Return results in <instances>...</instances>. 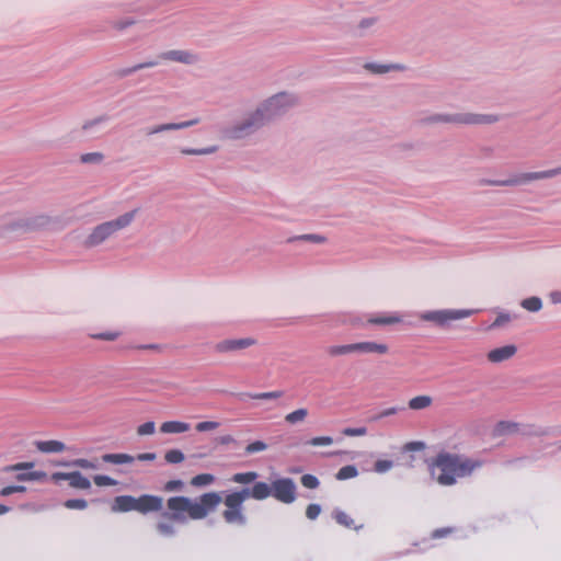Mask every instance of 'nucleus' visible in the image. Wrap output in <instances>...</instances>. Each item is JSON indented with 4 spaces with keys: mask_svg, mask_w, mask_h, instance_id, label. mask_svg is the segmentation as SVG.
<instances>
[{
    "mask_svg": "<svg viewBox=\"0 0 561 561\" xmlns=\"http://www.w3.org/2000/svg\"><path fill=\"white\" fill-rule=\"evenodd\" d=\"M309 415V412L307 409L301 408L293 411L291 413L287 414L285 417V421H302Z\"/></svg>",
    "mask_w": 561,
    "mask_h": 561,
    "instance_id": "35",
    "label": "nucleus"
},
{
    "mask_svg": "<svg viewBox=\"0 0 561 561\" xmlns=\"http://www.w3.org/2000/svg\"><path fill=\"white\" fill-rule=\"evenodd\" d=\"M559 174H561V167L551 169V170H547V171L524 173L515 179H510V180H505V181H501V182H494L493 184L517 185V184H522V183H526V182H530V181H535V180L553 178Z\"/></svg>",
    "mask_w": 561,
    "mask_h": 561,
    "instance_id": "7",
    "label": "nucleus"
},
{
    "mask_svg": "<svg viewBox=\"0 0 561 561\" xmlns=\"http://www.w3.org/2000/svg\"><path fill=\"white\" fill-rule=\"evenodd\" d=\"M511 321L508 313H500L492 323V328H500L507 324Z\"/></svg>",
    "mask_w": 561,
    "mask_h": 561,
    "instance_id": "48",
    "label": "nucleus"
},
{
    "mask_svg": "<svg viewBox=\"0 0 561 561\" xmlns=\"http://www.w3.org/2000/svg\"><path fill=\"white\" fill-rule=\"evenodd\" d=\"M392 467V462L389 460H378L375 463V470L377 472H386Z\"/></svg>",
    "mask_w": 561,
    "mask_h": 561,
    "instance_id": "51",
    "label": "nucleus"
},
{
    "mask_svg": "<svg viewBox=\"0 0 561 561\" xmlns=\"http://www.w3.org/2000/svg\"><path fill=\"white\" fill-rule=\"evenodd\" d=\"M70 485L77 489L87 490L91 486L90 481L83 477L79 471L71 472Z\"/></svg>",
    "mask_w": 561,
    "mask_h": 561,
    "instance_id": "22",
    "label": "nucleus"
},
{
    "mask_svg": "<svg viewBox=\"0 0 561 561\" xmlns=\"http://www.w3.org/2000/svg\"><path fill=\"white\" fill-rule=\"evenodd\" d=\"M516 433H522L523 435H541L548 432L537 426L536 423H517Z\"/></svg>",
    "mask_w": 561,
    "mask_h": 561,
    "instance_id": "19",
    "label": "nucleus"
},
{
    "mask_svg": "<svg viewBox=\"0 0 561 561\" xmlns=\"http://www.w3.org/2000/svg\"><path fill=\"white\" fill-rule=\"evenodd\" d=\"M404 410H405L404 407H389V408H385V409L380 410L376 414V419H383V417L393 416V415H397L399 412L404 411Z\"/></svg>",
    "mask_w": 561,
    "mask_h": 561,
    "instance_id": "32",
    "label": "nucleus"
},
{
    "mask_svg": "<svg viewBox=\"0 0 561 561\" xmlns=\"http://www.w3.org/2000/svg\"><path fill=\"white\" fill-rule=\"evenodd\" d=\"M216 151V147L204 148V149H182L181 152L183 154H209Z\"/></svg>",
    "mask_w": 561,
    "mask_h": 561,
    "instance_id": "44",
    "label": "nucleus"
},
{
    "mask_svg": "<svg viewBox=\"0 0 561 561\" xmlns=\"http://www.w3.org/2000/svg\"><path fill=\"white\" fill-rule=\"evenodd\" d=\"M356 353H375L385 355L389 352V346L386 343H377L373 341L355 343Z\"/></svg>",
    "mask_w": 561,
    "mask_h": 561,
    "instance_id": "11",
    "label": "nucleus"
},
{
    "mask_svg": "<svg viewBox=\"0 0 561 561\" xmlns=\"http://www.w3.org/2000/svg\"><path fill=\"white\" fill-rule=\"evenodd\" d=\"M113 511L127 512V511H138L137 499L129 495H121L115 497L114 504L112 506Z\"/></svg>",
    "mask_w": 561,
    "mask_h": 561,
    "instance_id": "14",
    "label": "nucleus"
},
{
    "mask_svg": "<svg viewBox=\"0 0 561 561\" xmlns=\"http://www.w3.org/2000/svg\"><path fill=\"white\" fill-rule=\"evenodd\" d=\"M213 481H214V477L211 474L203 473V474H198V476L194 477L191 480V484L195 485V486H202V485H207V484L211 483Z\"/></svg>",
    "mask_w": 561,
    "mask_h": 561,
    "instance_id": "33",
    "label": "nucleus"
},
{
    "mask_svg": "<svg viewBox=\"0 0 561 561\" xmlns=\"http://www.w3.org/2000/svg\"><path fill=\"white\" fill-rule=\"evenodd\" d=\"M102 459L111 463H130L134 461V457L126 454H106Z\"/></svg>",
    "mask_w": 561,
    "mask_h": 561,
    "instance_id": "24",
    "label": "nucleus"
},
{
    "mask_svg": "<svg viewBox=\"0 0 561 561\" xmlns=\"http://www.w3.org/2000/svg\"><path fill=\"white\" fill-rule=\"evenodd\" d=\"M401 321H402V318L398 313L370 316L367 319V323L375 324V325H391V324L400 323Z\"/></svg>",
    "mask_w": 561,
    "mask_h": 561,
    "instance_id": "15",
    "label": "nucleus"
},
{
    "mask_svg": "<svg viewBox=\"0 0 561 561\" xmlns=\"http://www.w3.org/2000/svg\"><path fill=\"white\" fill-rule=\"evenodd\" d=\"M517 431V423H496L494 428L495 435H511Z\"/></svg>",
    "mask_w": 561,
    "mask_h": 561,
    "instance_id": "27",
    "label": "nucleus"
},
{
    "mask_svg": "<svg viewBox=\"0 0 561 561\" xmlns=\"http://www.w3.org/2000/svg\"><path fill=\"white\" fill-rule=\"evenodd\" d=\"M103 159L104 154L102 152H89L80 157L82 163H100Z\"/></svg>",
    "mask_w": 561,
    "mask_h": 561,
    "instance_id": "30",
    "label": "nucleus"
},
{
    "mask_svg": "<svg viewBox=\"0 0 561 561\" xmlns=\"http://www.w3.org/2000/svg\"><path fill=\"white\" fill-rule=\"evenodd\" d=\"M257 478L256 472L237 473L233 476V481L238 483H250Z\"/></svg>",
    "mask_w": 561,
    "mask_h": 561,
    "instance_id": "36",
    "label": "nucleus"
},
{
    "mask_svg": "<svg viewBox=\"0 0 561 561\" xmlns=\"http://www.w3.org/2000/svg\"><path fill=\"white\" fill-rule=\"evenodd\" d=\"M301 483L305 488L316 489L319 485L318 479L312 474H304L301 477Z\"/></svg>",
    "mask_w": 561,
    "mask_h": 561,
    "instance_id": "41",
    "label": "nucleus"
},
{
    "mask_svg": "<svg viewBox=\"0 0 561 561\" xmlns=\"http://www.w3.org/2000/svg\"><path fill=\"white\" fill-rule=\"evenodd\" d=\"M87 501L84 500H79V499H76V500H68L66 503H65V506L68 507V508H71V510H83L87 507Z\"/></svg>",
    "mask_w": 561,
    "mask_h": 561,
    "instance_id": "46",
    "label": "nucleus"
},
{
    "mask_svg": "<svg viewBox=\"0 0 561 561\" xmlns=\"http://www.w3.org/2000/svg\"><path fill=\"white\" fill-rule=\"evenodd\" d=\"M33 467H34L33 462H19L15 465L4 467L3 471L12 472V471L28 470V469H32Z\"/></svg>",
    "mask_w": 561,
    "mask_h": 561,
    "instance_id": "40",
    "label": "nucleus"
},
{
    "mask_svg": "<svg viewBox=\"0 0 561 561\" xmlns=\"http://www.w3.org/2000/svg\"><path fill=\"white\" fill-rule=\"evenodd\" d=\"M136 214L137 209H134L131 211L125 213L114 220H110L96 226L88 236L85 244L88 247H95L101 244L115 232L128 227L133 222Z\"/></svg>",
    "mask_w": 561,
    "mask_h": 561,
    "instance_id": "4",
    "label": "nucleus"
},
{
    "mask_svg": "<svg viewBox=\"0 0 561 561\" xmlns=\"http://www.w3.org/2000/svg\"><path fill=\"white\" fill-rule=\"evenodd\" d=\"M160 58L182 64H192L196 60V57L194 55L185 50H169L161 54Z\"/></svg>",
    "mask_w": 561,
    "mask_h": 561,
    "instance_id": "13",
    "label": "nucleus"
},
{
    "mask_svg": "<svg viewBox=\"0 0 561 561\" xmlns=\"http://www.w3.org/2000/svg\"><path fill=\"white\" fill-rule=\"evenodd\" d=\"M296 485L291 479L285 478L274 481L272 494L283 503H291L296 496Z\"/></svg>",
    "mask_w": 561,
    "mask_h": 561,
    "instance_id": "6",
    "label": "nucleus"
},
{
    "mask_svg": "<svg viewBox=\"0 0 561 561\" xmlns=\"http://www.w3.org/2000/svg\"><path fill=\"white\" fill-rule=\"evenodd\" d=\"M94 483L99 486L116 485L117 484V482L114 479H112L107 476H95Z\"/></svg>",
    "mask_w": 561,
    "mask_h": 561,
    "instance_id": "47",
    "label": "nucleus"
},
{
    "mask_svg": "<svg viewBox=\"0 0 561 561\" xmlns=\"http://www.w3.org/2000/svg\"><path fill=\"white\" fill-rule=\"evenodd\" d=\"M472 313L473 310L470 309H444L425 312L421 316V319L445 327L451 321L468 318Z\"/></svg>",
    "mask_w": 561,
    "mask_h": 561,
    "instance_id": "5",
    "label": "nucleus"
},
{
    "mask_svg": "<svg viewBox=\"0 0 561 561\" xmlns=\"http://www.w3.org/2000/svg\"><path fill=\"white\" fill-rule=\"evenodd\" d=\"M225 504L229 508H240V506L242 504V496L237 493L229 494V495H227V497L225 500Z\"/></svg>",
    "mask_w": 561,
    "mask_h": 561,
    "instance_id": "34",
    "label": "nucleus"
},
{
    "mask_svg": "<svg viewBox=\"0 0 561 561\" xmlns=\"http://www.w3.org/2000/svg\"><path fill=\"white\" fill-rule=\"evenodd\" d=\"M36 446L43 453H59L65 449V444L58 440L37 442Z\"/></svg>",
    "mask_w": 561,
    "mask_h": 561,
    "instance_id": "17",
    "label": "nucleus"
},
{
    "mask_svg": "<svg viewBox=\"0 0 561 561\" xmlns=\"http://www.w3.org/2000/svg\"><path fill=\"white\" fill-rule=\"evenodd\" d=\"M218 423H198L197 431L198 432H208L216 428Z\"/></svg>",
    "mask_w": 561,
    "mask_h": 561,
    "instance_id": "56",
    "label": "nucleus"
},
{
    "mask_svg": "<svg viewBox=\"0 0 561 561\" xmlns=\"http://www.w3.org/2000/svg\"><path fill=\"white\" fill-rule=\"evenodd\" d=\"M551 299L556 304L561 302V293H553V294H551Z\"/></svg>",
    "mask_w": 561,
    "mask_h": 561,
    "instance_id": "64",
    "label": "nucleus"
},
{
    "mask_svg": "<svg viewBox=\"0 0 561 561\" xmlns=\"http://www.w3.org/2000/svg\"><path fill=\"white\" fill-rule=\"evenodd\" d=\"M157 529L161 535H164V536H172L175 533L173 525L168 522L158 523Z\"/></svg>",
    "mask_w": 561,
    "mask_h": 561,
    "instance_id": "39",
    "label": "nucleus"
},
{
    "mask_svg": "<svg viewBox=\"0 0 561 561\" xmlns=\"http://www.w3.org/2000/svg\"><path fill=\"white\" fill-rule=\"evenodd\" d=\"M450 533V529L449 528H444V529H437L433 533V537L434 538H439L446 534H449Z\"/></svg>",
    "mask_w": 561,
    "mask_h": 561,
    "instance_id": "62",
    "label": "nucleus"
},
{
    "mask_svg": "<svg viewBox=\"0 0 561 561\" xmlns=\"http://www.w3.org/2000/svg\"><path fill=\"white\" fill-rule=\"evenodd\" d=\"M156 454L153 453H146V454H139L137 456V459L138 460H141V461H152L156 459Z\"/></svg>",
    "mask_w": 561,
    "mask_h": 561,
    "instance_id": "58",
    "label": "nucleus"
},
{
    "mask_svg": "<svg viewBox=\"0 0 561 561\" xmlns=\"http://www.w3.org/2000/svg\"><path fill=\"white\" fill-rule=\"evenodd\" d=\"M327 352L330 356L333 357L356 353L355 343L345 345H332L328 347Z\"/></svg>",
    "mask_w": 561,
    "mask_h": 561,
    "instance_id": "18",
    "label": "nucleus"
},
{
    "mask_svg": "<svg viewBox=\"0 0 561 561\" xmlns=\"http://www.w3.org/2000/svg\"><path fill=\"white\" fill-rule=\"evenodd\" d=\"M222 515L227 523H236L240 525H243L245 523V517L241 513L240 508H229L225 511Z\"/></svg>",
    "mask_w": 561,
    "mask_h": 561,
    "instance_id": "21",
    "label": "nucleus"
},
{
    "mask_svg": "<svg viewBox=\"0 0 561 561\" xmlns=\"http://www.w3.org/2000/svg\"><path fill=\"white\" fill-rule=\"evenodd\" d=\"M119 336V332L117 331H106L102 333L91 334L92 339L103 340V341H115Z\"/></svg>",
    "mask_w": 561,
    "mask_h": 561,
    "instance_id": "38",
    "label": "nucleus"
},
{
    "mask_svg": "<svg viewBox=\"0 0 561 561\" xmlns=\"http://www.w3.org/2000/svg\"><path fill=\"white\" fill-rule=\"evenodd\" d=\"M291 104H294V99L290 95L286 93L274 95L259 107L250 119L233 129L234 137H240L242 131L248 128L262 125L265 117L271 118L280 114L285 106H289Z\"/></svg>",
    "mask_w": 561,
    "mask_h": 561,
    "instance_id": "3",
    "label": "nucleus"
},
{
    "mask_svg": "<svg viewBox=\"0 0 561 561\" xmlns=\"http://www.w3.org/2000/svg\"><path fill=\"white\" fill-rule=\"evenodd\" d=\"M188 430L187 423H162L160 431L168 434L184 433Z\"/></svg>",
    "mask_w": 561,
    "mask_h": 561,
    "instance_id": "23",
    "label": "nucleus"
},
{
    "mask_svg": "<svg viewBox=\"0 0 561 561\" xmlns=\"http://www.w3.org/2000/svg\"><path fill=\"white\" fill-rule=\"evenodd\" d=\"M433 398L427 394L416 396L409 400L408 407L411 410H424L431 407Z\"/></svg>",
    "mask_w": 561,
    "mask_h": 561,
    "instance_id": "16",
    "label": "nucleus"
},
{
    "mask_svg": "<svg viewBox=\"0 0 561 561\" xmlns=\"http://www.w3.org/2000/svg\"><path fill=\"white\" fill-rule=\"evenodd\" d=\"M494 119L491 116L484 115H466L459 119V122L465 124H481V123H491Z\"/></svg>",
    "mask_w": 561,
    "mask_h": 561,
    "instance_id": "29",
    "label": "nucleus"
},
{
    "mask_svg": "<svg viewBox=\"0 0 561 561\" xmlns=\"http://www.w3.org/2000/svg\"><path fill=\"white\" fill-rule=\"evenodd\" d=\"M357 476V469L354 466H345L341 468L336 474L339 480H345Z\"/></svg>",
    "mask_w": 561,
    "mask_h": 561,
    "instance_id": "31",
    "label": "nucleus"
},
{
    "mask_svg": "<svg viewBox=\"0 0 561 561\" xmlns=\"http://www.w3.org/2000/svg\"><path fill=\"white\" fill-rule=\"evenodd\" d=\"M272 494V488L264 482H257L251 490V496L256 500H264Z\"/></svg>",
    "mask_w": 561,
    "mask_h": 561,
    "instance_id": "20",
    "label": "nucleus"
},
{
    "mask_svg": "<svg viewBox=\"0 0 561 561\" xmlns=\"http://www.w3.org/2000/svg\"><path fill=\"white\" fill-rule=\"evenodd\" d=\"M343 434L347 435V436H363L366 434V427H364V426L356 427V428L348 427L343 431Z\"/></svg>",
    "mask_w": 561,
    "mask_h": 561,
    "instance_id": "50",
    "label": "nucleus"
},
{
    "mask_svg": "<svg viewBox=\"0 0 561 561\" xmlns=\"http://www.w3.org/2000/svg\"><path fill=\"white\" fill-rule=\"evenodd\" d=\"M158 62L157 61H148V62H145V64H140V65H137L133 68V70H138V69H142V68H149V67H153L156 66Z\"/></svg>",
    "mask_w": 561,
    "mask_h": 561,
    "instance_id": "61",
    "label": "nucleus"
},
{
    "mask_svg": "<svg viewBox=\"0 0 561 561\" xmlns=\"http://www.w3.org/2000/svg\"><path fill=\"white\" fill-rule=\"evenodd\" d=\"M479 466L468 459L447 454L439 455L431 468V474L442 485H451L456 477L469 476Z\"/></svg>",
    "mask_w": 561,
    "mask_h": 561,
    "instance_id": "2",
    "label": "nucleus"
},
{
    "mask_svg": "<svg viewBox=\"0 0 561 561\" xmlns=\"http://www.w3.org/2000/svg\"><path fill=\"white\" fill-rule=\"evenodd\" d=\"M13 493H14L13 485L5 486V488H3V489L0 491V494H1L2 496H9V495H11V494H13Z\"/></svg>",
    "mask_w": 561,
    "mask_h": 561,
    "instance_id": "63",
    "label": "nucleus"
},
{
    "mask_svg": "<svg viewBox=\"0 0 561 561\" xmlns=\"http://www.w3.org/2000/svg\"><path fill=\"white\" fill-rule=\"evenodd\" d=\"M366 68L371 70L373 72L375 73H385V72H388L389 70L391 69H397L399 68V66H393V65H390V66H385V65H374V64H369V65H366Z\"/></svg>",
    "mask_w": 561,
    "mask_h": 561,
    "instance_id": "42",
    "label": "nucleus"
},
{
    "mask_svg": "<svg viewBox=\"0 0 561 561\" xmlns=\"http://www.w3.org/2000/svg\"><path fill=\"white\" fill-rule=\"evenodd\" d=\"M182 486H183V482L182 481H180V480H172V481H169L165 484V490L167 491H176V490H180Z\"/></svg>",
    "mask_w": 561,
    "mask_h": 561,
    "instance_id": "55",
    "label": "nucleus"
},
{
    "mask_svg": "<svg viewBox=\"0 0 561 561\" xmlns=\"http://www.w3.org/2000/svg\"><path fill=\"white\" fill-rule=\"evenodd\" d=\"M72 465L84 468V469L94 468V465L92 462L88 461L87 459H77L72 462Z\"/></svg>",
    "mask_w": 561,
    "mask_h": 561,
    "instance_id": "57",
    "label": "nucleus"
},
{
    "mask_svg": "<svg viewBox=\"0 0 561 561\" xmlns=\"http://www.w3.org/2000/svg\"><path fill=\"white\" fill-rule=\"evenodd\" d=\"M333 443V438L330 436L314 437L308 442L312 446H327Z\"/></svg>",
    "mask_w": 561,
    "mask_h": 561,
    "instance_id": "45",
    "label": "nucleus"
},
{
    "mask_svg": "<svg viewBox=\"0 0 561 561\" xmlns=\"http://www.w3.org/2000/svg\"><path fill=\"white\" fill-rule=\"evenodd\" d=\"M335 518L339 524L347 526V527L351 526L353 523V520L350 518V516L343 512H337L335 515Z\"/></svg>",
    "mask_w": 561,
    "mask_h": 561,
    "instance_id": "53",
    "label": "nucleus"
},
{
    "mask_svg": "<svg viewBox=\"0 0 561 561\" xmlns=\"http://www.w3.org/2000/svg\"><path fill=\"white\" fill-rule=\"evenodd\" d=\"M299 239L312 241L316 243H322L325 241V238L322 236H319V234H304V236H300Z\"/></svg>",
    "mask_w": 561,
    "mask_h": 561,
    "instance_id": "54",
    "label": "nucleus"
},
{
    "mask_svg": "<svg viewBox=\"0 0 561 561\" xmlns=\"http://www.w3.org/2000/svg\"><path fill=\"white\" fill-rule=\"evenodd\" d=\"M321 512V507L318 504H310L306 510V515L310 519H316Z\"/></svg>",
    "mask_w": 561,
    "mask_h": 561,
    "instance_id": "49",
    "label": "nucleus"
},
{
    "mask_svg": "<svg viewBox=\"0 0 561 561\" xmlns=\"http://www.w3.org/2000/svg\"><path fill=\"white\" fill-rule=\"evenodd\" d=\"M522 307L530 312H537L542 308V301L539 297H529L522 301Z\"/></svg>",
    "mask_w": 561,
    "mask_h": 561,
    "instance_id": "26",
    "label": "nucleus"
},
{
    "mask_svg": "<svg viewBox=\"0 0 561 561\" xmlns=\"http://www.w3.org/2000/svg\"><path fill=\"white\" fill-rule=\"evenodd\" d=\"M221 496L216 492L205 493L199 497V502H193L185 496H174L168 500V508L172 511L171 514H164L172 520L185 522L186 517L184 512L193 519H202L208 515L219 503Z\"/></svg>",
    "mask_w": 561,
    "mask_h": 561,
    "instance_id": "1",
    "label": "nucleus"
},
{
    "mask_svg": "<svg viewBox=\"0 0 561 561\" xmlns=\"http://www.w3.org/2000/svg\"><path fill=\"white\" fill-rule=\"evenodd\" d=\"M256 341L253 337L227 339L218 342L215 350L218 353H230L253 346Z\"/></svg>",
    "mask_w": 561,
    "mask_h": 561,
    "instance_id": "8",
    "label": "nucleus"
},
{
    "mask_svg": "<svg viewBox=\"0 0 561 561\" xmlns=\"http://www.w3.org/2000/svg\"><path fill=\"white\" fill-rule=\"evenodd\" d=\"M165 460L170 463H179L184 460V455L178 449H172L165 454Z\"/></svg>",
    "mask_w": 561,
    "mask_h": 561,
    "instance_id": "37",
    "label": "nucleus"
},
{
    "mask_svg": "<svg viewBox=\"0 0 561 561\" xmlns=\"http://www.w3.org/2000/svg\"><path fill=\"white\" fill-rule=\"evenodd\" d=\"M154 432L153 423H144L137 428L139 435H150Z\"/></svg>",
    "mask_w": 561,
    "mask_h": 561,
    "instance_id": "52",
    "label": "nucleus"
},
{
    "mask_svg": "<svg viewBox=\"0 0 561 561\" xmlns=\"http://www.w3.org/2000/svg\"><path fill=\"white\" fill-rule=\"evenodd\" d=\"M267 448V445L264 443V442H261V440H256L252 444H249L247 447H245V451L248 454H253V453H257V451H263Z\"/></svg>",
    "mask_w": 561,
    "mask_h": 561,
    "instance_id": "43",
    "label": "nucleus"
},
{
    "mask_svg": "<svg viewBox=\"0 0 561 561\" xmlns=\"http://www.w3.org/2000/svg\"><path fill=\"white\" fill-rule=\"evenodd\" d=\"M423 447H424V444L421 442H413V443H409L407 445V449H410V450L422 449Z\"/></svg>",
    "mask_w": 561,
    "mask_h": 561,
    "instance_id": "60",
    "label": "nucleus"
},
{
    "mask_svg": "<svg viewBox=\"0 0 561 561\" xmlns=\"http://www.w3.org/2000/svg\"><path fill=\"white\" fill-rule=\"evenodd\" d=\"M163 500L159 496L142 495L137 499L138 512L147 513L160 511L162 508Z\"/></svg>",
    "mask_w": 561,
    "mask_h": 561,
    "instance_id": "10",
    "label": "nucleus"
},
{
    "mask_svg": "<svg viewBox=\"0 0 561 561\" xmlns=\"http://www.w3.org/2000/svg\"><path fill=\"white\" fill-rule=\"evenodd\" d=\"M284 392L282 390H275L270 392L249 393L247 394L252 400H276L282 398Z\"/></svg>",
    "mask_w": 561,
    "mask_h": 561,
    "instance_id": "25",
    "label": "nucleus"
},
{
    "mask_svg": "<svg viewBox=\"0 0 561 561\" xmlns=\"http://www.w3.org/2000/svg\"><path fill=\"white\" fill-rule=\"evenodd\" d=\"M70 477H71V472L69 473H64V472H56L51 476V479L55 480V481H59V480H70Z\"/></svg>",
    "mask_w": 561,
    "mask_h": 561,
    "instance_id": "59",
    "label": "nucleus"
},
{
    "mask_svg": "<svg viewBox=\"0 0 561 561\" xmlns=\"http://www.w3.org/2000/svg\"><path fill=\"white\" fill-rule=\"evenodd\" d=\"M46 478V473L43 471H33L27 473H19L15 479L18 481H39Z\"/></svg>",
    "mask_w": 561,
    "mask_h": 561,
    "instance_id": "28",
    "label": "nucleus"
},
{
    "mask_svg": "<svg viewBox=\"0 0 561 561\" xmlns=\"http://www.w3.org/2000/svg\"><path fill=\"white\" fill-rule=\"evenodd\" d=\"M516 353L517 347L514 344H508L491 350L486 354V358L490 363L497 364L511 359Z\"/></svg>",
    "mask_w": 561,
    "mask_h": 561,
    "instance_id": "9",
    "label": "nucleus"
},
{
    "mask_svg": "<svg viewBox=\"0 0 561 561\" xmlns=\"http://www.w3.org/2000/svg\"><path fill=\"white\" fill-rule=\"evenodd\" d=\"M198 123H199V118H194V119L182 122V123L161 124V125H157V126L150 128L147 131V135H154V134L167 131V130L183 129V128H187L193 125H196Z\"/></svg>",
    "mask_w": 561,
    "mask_h": 561,
    "instance_id": "12",
    "label": "nucleus"
}]
</instances>
